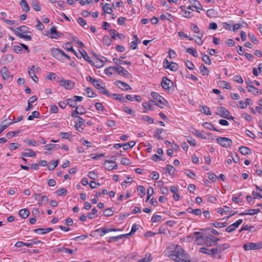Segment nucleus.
<instances>
[{"label":"nucleus","mask_w":262,"mask_h":262,"mask_svg":"<svg viewBox=\"0 0 262 262\" xmlns=\"http://www.w3.org/2000/svg\"><path fill=\"white\" fill-rule=\"evenodd\" d=\"M168 256L175 262L191 261L189 255L186 253L181 246H177L173 253L168 255Z\"/></svg>","instance_id":"f257e3e1"},{"label":"nucleus","mask_w":262,"mask_h":262,"mask_svg":"<svg viewBox=\"0 0 262 262\" xmlns=\"http://www.w3.org/2000/svg\"><path fill=\"white\" fill-rule=\"evenodd\" d=\"M15 33V34L20 38L26 39L28 40H31L32 33L29 31V28L26 26H22L17 27L16 30L12 28H10Z\"/></svg>","instance_id":"f03ea898"},{"label":"nucleus","mask_w":262,"mask_h":262,"mask_svg":"<svg viewBox=\"0 0 262 262\" xmlns=\"http://www.w3.org/2000/svg\"><path fill=\"white\" fill-rule=\"evenodd\" d=\"M151 96L157 101V106L161 108H164V106H167L168 104L167 100L157 92H152Z\"/></svg>","instance_id":"7ed1b4c3"},{"label":"nucleus","mask_w":262,"mask_h":262,"mask_svg":"<svg viewBox=\"0 0 262 262\" xmlns=\"http://www.w3.org/2000/svg\"><path fill=\"white\" fill-rule=\"evenodd\" d=\"M161 86L168 92H172L174 91L173 82L166 77H163L161 83Z\"/></svg>","instance_id":"20e7f679"},{"label":"nucleus","mask_w":262,"mask_h":262,"mask_svg":"<svg viewBox=\"0 0 262 262\" xmlns=\"http://www.w3.org/2000/svg\"><path fill=\"white\" fill-rule=\"evenodd\" d=\"M217 142L225 148L230 147L232 144V140L226 137H218L216 139Z\"/></svg>","instance_id":"39448f33"},{"label":"nucleus","mask_w":262,"mask_h":262,"mask_svg":"<svg viewBox=\"0 0 262 262\" xmlns=\"http://www.w3.org/2000/svg\"><path fill=\"white\" fill-rule=\"evenodd\" d=\"M243 248L246 251L260 249L262 248V242L256 243H247L244 245Z\"/></svg>","instance_id":"423d86ee"},{"label":"nucleus","mask_w":262,"mask_h":262,"mask_svg":"<svg viewBox=\"0 0 262 262\" xmlns=\"http://www.w3.org/2000/svg\"><path fill=\"white\" fill-rule=\"evenodd\" d=\"M93 86L98 89L101 93L106 96H110L109 92L105 90V86L103 82L97 80V82L95 83V85H93Z\"/></svg>","instance_id":"0eeeda50"},{"label":"nucleus","mask_w":262,"mask_h":262,"mask_svg":"<svg viewBox=\"0 0 262 262\" xmlns=\"http://www.w3.org/2000/svg\"><path fill=\"white\" fill-rule=\"evenodd\" d=\"M51 53L53 57L60 60L62 57L63 51L60 49L53 48L51 50Z\"/></svg>","instance_id":"6e6552de"},{"label":"nucleus","mask_w":262,"mask_h":262,"mask_svg":"<svg viewBox=\"0 0 262 262\" xmlns=\"http://www.w3.org/2000/svg\"><path fill=\"white\" fill-rule=\"evenodd\" d=\"M59 83L60 86L67 90H71L74 87V83L70 80L61 79Z\"/></svg>","instance_id":"1a4fd4ad"},{"label":"nucleus","mask_w":262,"mask_h":262,"mask_svg":"<svg viewBox=\"0 0 262 262\" xmlns=\"http://www.w3.org/2000/svg\"><path fill=\"white\" fill-rule=\"evenodd\" d=\"M243 222L242 219H239L234 223L229 226L226 229V231L227 232H231L234 231Z\"/></svg>","instance_id":"9d476101"},{"label":"nucleus","mask_w":262,"mask_h":262,"mask_svg":"<svg viewBox=\"0 0 262 262\" xmlns=\"http://www.w3.org/2000/svg\"><path fill=\"white\" fill-rule=\"evenodd\" d=\"M117 230H118L113 228H100L94 231L93 232H99L100 233V236H103L105 235V234L111 231H115Z\"/></svg>","instance_id":"9b49d317"},{"label":"nucleus","mask_w":262,"mask_h":262,"mask_svg":"<svg viewBox=\"0 0 262 262\" xmlns=\"http://www.w3.org/2000/svg\"><path fill=\"white\" fill-rule=\"evenodd\" d=\"M246 83L247 84V88L248 89V91L249 92H252V89H253L254 90L253 94L254 95H257L258 94V89L251 85L252 81L249 79H248L247 80H246Z\"/></svg>","instance_id":"f8f14e48"},{"label":"nucleus","mask_w":262,"mask_h":262,"mask_svg":"<svg viewBox=\"0 0 262 262\" xmlns=\"http://www.w3.org/2000/svg\"><path fill=\"white\" fill-rule=\"evenodd\" d=\"M103 165L105 168L108 169V170L115 169H117V165L115 163L113 162L112 160L110 161H106Z\"/></svg>","instance_id":"ddd939ff"},{"label":"nucleus","mask_w":262,"mask_h":262,"mask_svg":"<svg viewBox=\"0 0 262 262\" xmlns=\"http://www.w3.org/2000/svg\"><path fill=\"white\" fill-rule=\"evenodd\" d=\"M219 113H216V114L221 116L222 117L228 118L230 113L225 107L222 106L219 108Z\"/></svg>","instance_id":"4468645a"},{"label":"nucleus","mask_w":262,"mask_h":262,"mask_svg":"<svg viewBox=\"0 0 262 262\" xmlns=\"http://www.w3.org/2000/svg\"><path fill=\"white\" fill-rule=\"evenodd\" d=\"M1 74L4 80H8L10 77L9 69L6 66L3 67L1 70Z\"/></svg>","instance_id":"2eb2a0df"},{"label":"nucleus","mask_w":262,"mask_h":262,"mask_svg":"<svg viewBox=\"0 0 262 262\" xmlns=\"http://www.w3.org/2000/svg\"><path fill=\"white\" fill-rule=\"evenodd\" d=\"M115 83L116 85L122 90H128L131 89L130 86L128 84L124 82L117 80L116 81Z\"/></svg>","instance_id":"dca6fc26"},{"label":"nucleus","mask_w":262,"mask_h":262,"mask_svg":"<svg viewBox=\"0 0 262 262\" xmlns=\"http://www.w3.org/2000/svg\"><path fill=\"white\" fill-rule=\"evenodd\" d=\"M50 31V34L52 35L51 37L55 39H58L62 34L61 33H59L57 31L55 27H51Z\"/></svg>","instance_id":"f3484780"},{"label":"nucleus","mask_w":262,"mask_h":262,"mask_svg":"<svg viewBox=\"0 0 262 262\" xmlns=\"http://www.w3.org/2000/svg\"><path fill=\"white\" fill-rule=\"evenodd\" d=\"M113 70L114 73H117L121 75H125L127 73V71L121 66L113 67Z\"/></svg>","instance_id":"a211bd4d"},{"label":"nucleus","mask_w":262,"mask_h":262,"mask_svg":"<svg viewBox=\"0 0 262 262\" xmlns=\"http://www.w3.org/2000/svg\"><path fill=\"white\" fill-rule=\"evenodd\" d=\"M77 248H76L74 250H72L69 248H66L64 247H61L59 248H57V252H64L65 253H69L70 254H72L74 252H76L77 251Z\"/></svg>","instance_id":"6ab92c4d"},{"label":"nucleus","mask_w":262,"mask_h":262,"mask_svg":"<svg viewBox=\"0 0 262 262\" xmlns=\"http://www.w3.org/2000/svg\"><path fill=\"white\" fill-rule=\"evenodd\" d=\"M228 247H229L228 245H227L226 244L219 245L215 248H214L215 254L222 253L223 251H224Z\"/></svg>","instance_id":"aec40b11"},{"label":"nucleus","mask_w":262,"mask_h":262,"mask_svg":"<svg viewBox=\"0 0 262 262\" xmlns=\"http://www.w3.org/2000/svg\"><path fill=\"white\" fill-rule=\"evenodd\" d=\"M200 251L202 253L209 255H214L215 254L214 248L209 249L205 247L200 248Z\"/></svg>","instance_id":"412c9836"},{"label":"nucleus","mask_w":262,"mask_h":262,"mask_svg":"<svg viewBox=\"0 0 262 262\" xmlns=\"http://www.w3.org/2000/svg\"><path fill=\"white\" fill-rule=\"evenodd\" d=\"M30 214V212L27 209H22L18 212V215L23 219H26Z\"/></svg>","instance_id":"4be33fe9"},{"label":"nucleus","mask_w":262,"mask_h":262,"mask_svg":"<svg viewBox=\"0 0 262 262\" xmlns=\"http://www.w3.org/2000/svg\"><path fill=\"white\" fill-rule=\"evenodd\" d=\"M239 152L243 155H248L251 153V150L249 147L241 146L239 147Z\"/></svg>","instance_id":"5701e85b"},{"label":"nucleus","mask_w":262,"mask_h":262,"mask_svg":"<svg viewBox=\"0 0 262 262\" xmlns=\"http://www.w3.org/2000/svg\"><path fill=\"white\" fill-rule=\"evenodd\" d=\"M52 231H53V228H47L46 229L38 228V229H35L33 230V231L34 232L40 233L41 234H44L46 233H48Z\"/></svg>","instance_id":"b1692460"},{"label":"nucleus","mask_w":262,"mask_h":262,"mask_svg":"<svg viewBox=\"0 0 262 262\" xmlns=\"http://www.w3.org/2000/svg\"><path fill=\"white\" fill-rule=\"evenodd\" d=\"M86 95L89 98H94L96 97V94L92 90L90 87H87L85 89Z\"/></svg>","instance_id":"393cba45"},{"label":"nucleus","mask_w":262,"mask_h":262,"mask_svg":"<svg viewBox=\"0 0 262 262\" xmlns=\"http://www.w3.org/2000/svg\"><path fill=\"white\" fill-rule=\"evenodd\" d=\"M80 52L81 56L83 57L85 60L88 61L90 64L93 63L92 60L91 59L90 56L88 55L87 53L84 50L80 51Z\"/></svg>","instance_id":"a878e982"},{"label":"nucleus","mask_w":262,"mask_h":262,"mask_svg":"<svg viewBox=\"0 0 262 262\" xmlns=\"http://www.w3.org/2000/svg\"><path fill=\"white\" fill-rule=\"evenodd\" d=\"M91 64L93 66H95V67H96L97 68H100L104 66V62L103 61V60L100 59H98L96 60V61L95 62L93 61V63Z\"/></svg>","instance_id":"bb28decb"},{"label":"nucleus","mask_w":262,"mask_h":262,"mask_svg":"<svg viewBox=\"0 0 262 262\" xmlns=\"http://www.w3.org/2000/svg\"><path fill=\"white\" fill-rule=\"evenodd\" d=\"M60 147L59 145L52 143L48 144L45 146V148L48 150H51L52 149L57 150L59 149Z\"/></svg>","instance_id":"cd10ccee"},{"label":"nucleus","mask_w":262,"mask_h":262,"mask_svg":"<svg viewBox=\"0 0 262 262\" xmlns=\"http://www.w3.org/2000/svg\"><path fill=\"white\" fill-rule=\"evenodd\" d=\"M20 5L23 10L26 12H28L30 11V7L26 0H21L20 2Z\"/></svg>","instance_id":"c85d7f7f"},{"label":"nucleus","mask_w":262,"mask_h":262,"mask_svg":"<svg viewBox=\"0 0 262 262\" xmlns=\"http://www.w3.org/2000/svg\"><path fill=\"white\" fill-rule=\"evenodd\" d=\"M163 131L164 129L163 128H157L154 135V137L159 140H163V138L161 136V134Z\"/></svg>","instance_id":"c756f323"},{"label":"nucleus","mask_w":262,"mask_h":262,"mask_svg":"<svg viewBox=\"0 0 262 262\" xmlns=\"http://www.w3.org/2000/svg\"><path fill=\"white\" fill-rule=\"evenodd\" d=\"M200 107L202 108V110H200L202 113L207 115H211V113L209 107L206 105H200Z\"/></svg>","instance_id":"7c9ffc66"},{"label":"nucleus","mask_w":262,"mask_h":262,"mask_svg":"<svg viewBox=\"0 0 262 262\" xmlns=\"http://www.w3.org/2000/svg\"><path fill=\"white\" fill-rule=\"evenodd\" d=\"M27 150L29 151V152H23L21 153V155L23 157H34L36 156L35 152L30 149H27Z\"/></svg>","instance_id":"2f4dec72"},{"label":"nucleus","mask_w":262,"mask_h":262,"mask_svg":"<svg viewBox=\"0 0 262 262\" xmlns=\"http://www.w3.org/2000/svg\"><path fill=\"white\" fill-rule=\"evenodd\" d=\"M58 160L52 161L50 162L48 165V168L50 170H53L58 165Z\"/></svg>","instance_id":"473e14b6"},{"label":"nucleus","mask_w":262,"mask_h":262,"mask_svg":"<svg viewBox=\"0 0 262 262\" xmlns=\"http://www.w3.org/2000/svg\"><path fill=\"white\" fill-rule=\"evenodd\" d=\"M220 239L219 238H217L215 236H212L211 237H210L209 236H206L205 241L208 243L211 242L214 245H217V242L218 241H219Z\"/></svg>","instance_id":"72a5a7b5"},{"label":"nucleus","mask_w":262,"mask_h":262,"mask_svg":"<svg viewBox=\"0 0 262 262\" xmlns=\"http://www.w3.org/2000/svg\"><path fill=\"white\" fill-rule=\"evenodd\" d=\"M102 9L103 11L107 14H111L113 11L112 8L110 7V4H105L103 6Z\"/></svg>","instance_id":"f704fd0d"},{"label":"nucleus","mask_w":262,"mask_h":262,"mask_svg":"<svg viewBox=\"0 0 262 262\" xmlns=\"http://www.w3.org/2000/svg\"><path fill=\"white\" fill-rule=\"evenodd\" d=\"M14 57L12 54H7L3 57V61L6 63L11 62L13 61Z\"/></svg>","instance_id":"c9c22d12"},{"label":"nucleus","mask_w":262,"mask_h":262,"mask_svg":"<svg viewBox=\"0 0 262 262\" xmlns=\"http://www.w3.org/2000/svg\"><path fill=\"white\" fill-rule=\"evenodd\" d=\"M202 55V60L205 62V63L210 65L211 63V59L209 56L207 55L201 53Z\"/></svg>","instance_id":"e433bc0d"},{"label":"nucleus","mask_w":262,"mask_h":262,"mask_svg":"<svg viewBox=\"0 0 262 262\" xmlns=\"http://www.w3.org/2000/svg\"><path fill=\"white\" fill-rule=\"evenodd\" d=\"M139 230L140 232H142L143 230V228L139 225H137L134 224L132 226V235L135 233L136 231Z\"/></svg>","instance_id":"4c0bfd02"},{"label":"nucleus","mask_w":262,"mask_h":262,"mask_svg":"<svg viewBox=\"0 0 262 262\" xmlns=\"http://www.w3.org/2000/svg\"><path fill=\"white\" fill-rule=\"evenodd\" d=\"M152 260V258L150 253L146 254L145 257L140 259L139 262H150Z\"/></svg>","instance_id":"58836bf2"},{"label":"nucleus","mask_w":262,"mask_h":262,"mask_svg":"<svg viewBox=\"0 0 262 262\" xmlns=\"http://www.w3.org/2000/svg\"><path fill=\"white\" fill-rule=\"evenodd\" d=\"M200 71L203 75H208L209 73V71L203 64L200 67Z\"/></svg>","instance_id":"ea45409f"},{"label":"nucleus","mask_w":262,"mask_h":262,"mask_svg":"<svg viewBox=\"0 0 262 262\" xmlns=\"http://www.w3.org/2000/svg\"><path fill=\"white\" fill-rule=\"evenodd\" d=\"M34 69L38 71L39 68L34 66H32L31 68H28V71L30 77L32 76V75L35 74L36 71H34Z\"/></svg>","instance_id":"a19ab883"},{"label":"nucleus","mask_w":262,"mask_h":262,"mask_svg":"<svg viewBox=\"0 0 262 262\" xmlns=\"http://www.w3.org/2000/svg\"><path fill=\"white\" fill-rule=\"evenodd\" d=\"M102 41L103 43L106 46H110L112 43L111 38L107 35H105L103 36Z\"/></svg>","instance_id":"79ce46f5"},{"label":"nucleus","mask_w":262,"mask_h":262,"mask_svg":"<svg viewBox=\"0 0 262 262\" xmlns=\"http://www.w3.org/2000/svg\"><path fill=\"white\" fill-rule=\"evenodd\" d=\"M58 195H62V196H64L67 194V190L66 188H59L58 189H57L56 190V192Z\"/></svg>","instance_id":"37998d69"},{"label":"nucleus","mask_w":262,"mask_h":262,"mask_svg":"<svg viewBox=\"0 0 262 262\" xmlns=\"http://www.w3.org/2000/svg\"><path fill=\"white\" fill-rule=\"evenodd\" d=\"M186 52L189 53V54L192 55L195 57H197L198 56V54L196 50L194 48H190L187 49L186 50Z\"/></svg>","instance_id":"c03bdc74"},{"label":"nucleus","mask_w":262,"mask_h":262,"mask_svg":"<svg viewBox=\"0 0 262 262\" xmlns=\"http://www.w3.org/2000/svg\"><path fill=\"white\" fill-rule=\"evenodd\" d=\"M48 201V197L46 195H43L41 197L40 201L38 202V204L39 206H42V205H45L47 203Z\"/></svg>","instance_id":"a18cd8bd"},{"label":"nucleus","mask_w":262,"mask_h":262,"mask_svg":"<svg viewBox=\"0 0 262 262\" xmlns=\"http://www.w3.org/2000/svg\"><path fill=\"white\" fill-rule=\"evenodd\" d=\"M161 220L162 216L159 215H154L151 219L152 223L160 222Z\"/></svg>","instance_id":"49530a36"},{"label":"nucleus","mask_w":262,"mask_h":262,"mask_svg":"<svg viewBox=\"0 0 262 262\" xmlns=\"http://www.w3.org/2000/svg\"><path fill=\"white\" fill-rule=\"evenodd\" d=\"M227 224H228V223L227 222H224V223L214 222L212 224V225L216 228H223V227H226L227 225Z\"/></svg>","instance_id":"de8ad7c7"},{"label":"nucleus","mask_w":262,"mask_h":262,"mask_svg":"<svg viewBox=\"0 0 262 262\" xmlns=\"http://www.w3.org/2000/svg\"><path fill=\"white\" fill-rule=\"evenodd\" d=\"M206 15L208 17H215V15H216V13L214 9H208L206 11Z\"/></svg>","instance_id":"09e8293b"},{"label":"nucleus","mask_w":262,"mask_h":262,"mask_svg":"<svg viewBox=\"0 0 262 262\" xmlns=\"http://www.w3.org/2000/svg\"><path fill=\"white\" fill-rule=\"evenodd\" d=\"M60 135L62 138L69 139L70 140L71 137L72 136L71 134L70 133L61 132Z\"/></svg>","instance_id":"8fccbe9b"},{"label":"nucleus","mask_w":262,"mask_h":262,"mask_svg":"<svg viewBox=\"0 0 262 262\" xmlns=\"http://www.w3.org/2000/svg\"><path fill=\"white\" fill-rule=\"evenodd\" d=\"M20 132V130H18L16 132H9L7 133L6 134V137H7L8 139H10L13 137H14L16 135L19 134Z\"/></svg>","instance_id":"3c124183"},{"label":"nucleus","mask_w":262,"mask_h":262,"mask_svg":"<svg viewBox=\"0 0 262 262\" xmlns=\"http://www.w3.org/2000/svg\"><path fill=\"white\" fill-rule=\"evenodd\" d=\"M186 139L191 146H195L196 145L195 140L191 136H187Z\"/></svg>","instance_id":"603ef678"},{"label":"nucleus","mask_w":262,"mask_h":262,"mask_svg":"<svg viewBox=\"0 0 262 262\" xmlns=\"http://www.w3.org/2000/svg\"><path fill=\"white\" fill-rule=\"evenodd\" d=\"M166 168L167 172L170 176L174 175L175 169L174 168L173 166L171 165H167Z\"/></svg>","instance_id":"864d4df0"},{"label":"nucleus","mask_w":262,"mask_h":262,"mask_svg":"<svg viewBox=\"0 0 262 262\" xmlns=\"http://www.w3.org/2000/svg\"><path fill=\"white\" fill-rule=\"evenodd\" d=\"M32 7L36 11H40L41 10L40 4L38 2H34L32 4Z\"/></svg>","instance_id":"5fc2aeb1"},{"label":"nucleus","mask_w":262,"mask_h":262,"mask_svg":"<svg viewBox=\"0 0 262 262\" xmlns=\"http://www.w3.org/2000/svg\"><path fill=\"white\" fill-rule=\"evenodd\" d=\"M67 104L69 105L71 107H76V102L74 99L69 98L67 100Z\"/></svg>","instance_id":"6e6d98bb"},{"label":"nucleus","mask_w":262,"mask_h":262,"mask_svg":"<svg viewBox=\"0 0 262 262\" xmlns=\"http://www.w3.org/2000/svg\"><path fill=\"white\" fill-rule=\"evenodd\" d=\"M248 37L253 43L257 45L258 43V40L256 39L253 34L249 33Z\"/></svg>","instance_id":"4d7b16f0"},{"label":"nucleus","mask_w":262,"mask_h":262,"mask_svg":"<svg viewBox=\"0 0 262 262\" xmlns=\"http://www.w3.org/2000/svg\"><path fill=\"white\" fill-rule=\"evenodd\" d=\"M178 68L179 66L177 63L172 62L170 63V68H169V69H170L172 71H177L178 69Z\"/></svg>","instance_id":"13d9d810"},{"label":"nucleus","mask_w":262,"mask_h":262,"mask_svg":"<svg viewBox=\"0 0 262 262\" xmlns=\"http://www.w3.org/2000/svg\"><path fill=\"white\" fill-rule=\"evenodd\" d=\"M114 211L110 208H107L103 211V214L105 216H111L113 215Z\"/></svg>","instance_id":"bf43d9fd"},{"label":"nucleus","mask_w":262,"mask_h":262,"mask_svg":"<svg viewBox=\"0 0 262 262\" xmlns=\"http://www.w3.org/2000/svg\"><path fill=\"white\" fill-rule=\"evenodd\" d=\"M30 245V244H26V243L23 242H17L15 245V246L16 247L20 248L23 246H27L29 247Z\"/></svg>","instance_id":"052dcab7"},{"label":"nucleus","mask_w":262,"mask_h":262,"mask_svg":"<svg viewBox=\"0 0 262 262\" xmlns=\"http://www.w3.org/2000/svg\"><path fill=\"white\" fill-rule=\"evenodd\" d=\"M233 81L237 82L238 83H243V79L239 75H235L233 78Z\"/></svg>","instance_id":"680f3d73"},{"label":"nucleus","mask_w":262,"mask_h":262,"mask_svg":"<svg viewBox=\"0 0 262 262\" xmlns=\"http://www.w3.org/2000/svg\"><path fill=\"white\" fill-rule=\"evenodd\" d=\"M113 70V67H110L105 69L104 73L107 75H112L113 73H114Z\"/></svg>","instance_id":"e2e57ef3"},{"label":"nucleus","mask_w":262,"mask_h":262,"mask_svg":"<svg viewBox=\"0 0 262 262\" xmlns=\"http://www.w3.org/2000/svg\"><path fill=\"white\" fill-rule=\"evenodd\" d=\"M142 119L145 121L148 122L150 124H153L154 123V119L148 116H143Z\"/></svg>","instance_id":"0e129e2a"},{"label":"nucleus","mask_w":262,"mask_h":262,"mask_svg":"<svg viewBox=\"0 0 262 262\" xmlns=\"http://www.w3.org/2000/svg\"><path fill=\"white\" fill-rule=\"evenodd\" d=\"M145 188L143 186L139 185L137 187V191H138V192L139 193V194L140 195L142 194V195L141 196L145 195Z\"/></svg>","instance_id":"69168bd1"},{"label":"nucleus","mask_w":262,"mask_h":262,"mask_svg":"<svg viewBox=\"0 0 262 262\" xmlns=\"http://www.w3.org/2000/svg\"><path fill=\"white\" fill-rule=\"evenodd\" d=\"M142 106L146 109H148L151 111L154 110V106L151 105L148 102H143L142 103Z\"/></svg>","instance_id":"338daca9"},{"label":"nucleus","mask_w":262,"mask_h":262,"mask_svg":"<svg viewBox=\"0 0 262 262\" xmlns=\"http://www.w3.org/2000/svg\"><path fill=\"white\" fill-rule=\"evenodd\" d=\"M76 109L78 110L79 115H83L86 112L85 109L83 107V106H76Z\"/></svg>","instance_id":"774afa93"}]
</instances>
